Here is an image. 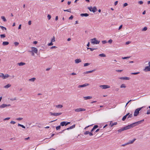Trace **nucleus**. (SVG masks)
<instances>
[{
	"label": "nucleus",
	"mask_w": 150,
	"mask_h": 150,
	"mask_svg": "<svg viewBox=\"0 0 150 150\" xmlns=\"http://www.w3.org/2000/svg\"><path fill=\"white\" fill-rule=\"evenodd\" d=\"M144 107H145L143 106L141 108H138L136 109L134 112V116H137L139 113V111Z\"/></svg>",
	"instance_id": "f257e3e1"
},
{
	"label": "nucleus",
	"mask_w": 150,
	"mask_h": 150,
	"mask_svg": "<svg viewBox=\"0 0 150 150\" xmlns=\"http://www.w3.org/2000/svg\"><path fill=\"white\" fill-rule=\"evenodd\" d=\"M91 43L93 44H99L100 41L97 40L96 38H94L91 39Z\"/></svg>",
	"instance_id": "f03ea898"
},
{
	"label": "nucleus",
	"mask_w": 150,
	"mask_h": 150,
	"mask_svg": "<svg viewBox=\"0 0 150 150\" xmlns=\"http://www.w3.org/2000/svg\"><path fill=\"white\" fill-rule=\"evenodd\" d=\"M88 8L91 11H92L93 13H94L97 11V9L96 6L92 8V6L88 7Z\"/></svg>",
	"instance_id": "7ed1b4c3"
},
{
	"label": "nucleus",
	"mask_w": 150,
	"mask_h": 150,
	"mask_svg": "<svg viewBox=\"0 0 150 150\" xmlns=\"http://www.w3.org/2000/svg\"><path fill=\"white\" fill-rule=\"evenodd\" d=\"M134 127V125L133 123L129 125H128L125 127H124V129L125 130L130 129Z\"/></svg>",
	"instance_id": "20e7f679"
},
{
	"label": "nucleus",
	"mask_w": 150,
	"mask_h": 150,
	"mask_svg": "<svg viewBox=\"0 0 150 150\" xmlns=\"http://www.w3.org/2000/svg\"><path fill=\"white\" fill-rule=\"evenodd\" d=\"M50 113L51 115L54 116H58L61 115L62 113V112H56V113H52V112H50Z\"/></svg>",
	"instance_id": "39448f33"
},
{
	"label": "nucleus",
	"mask_w": 150,
	"mask_h": 150,
	"mask_svg": "<svg viewBox=\"0 0 150 150\" xmlns=\"http://www.w3.org/2000/svg\"><path fill=\"white\" fill-rule=\"evenodd\" d=\"M99 87L103 89H105L110 88V86H109L107 85H101Z\"/></svg>",
	"instance_id": "423d86ee"
},
{
	"label": "nucleus",
	"mask_w": 150,
	"mask_h": 150,
	"mask_svg": "<svg viewBox=\"0 0 150 150\" xmlns=\"http://www.w3.org/2000/svg\"><path fill=\"white\" fill-rule=\"evenodd\" d=\"M144 120L143 119L142 120L138 121V122H135L134 123H133L134 124V127L136 126V125H138V124H141L142 122H143Z\"/></svg>",
	"instance_id": "0eeeda50"
},
{
	"label": "nucleus",
	"mask_w": 150,
	"mask_h": 150,
	"mask_svg": "<svg viewBox=\"0 0 150 150\" xmlns=\"http://www.w3.org/2000/svg\"><path fill=\"white\" fill-rule=\"evenodd\" d=\"M32 51H33V52H34L35 53H37L38 52V50L37 48L36 47H33L31 48Z\"/></svg>",
	"instance_id": "6e6552de"
},
{
	"label": "nucleus",
	"mask_w": 150,
	"mask_h": 150,
	"mask_svg": "<svg viewBox=\"0 0 150 150\" xmlns=\"http://www.w3.org/2000/svg\"><path fill=\"white\" fill-rule=\"evenodd\" d=\"M89 85V84L88 83H85L84 84L81 85H79L78 86V88L88 86Z\"/></svg>",
	"instance_id": "1a4fd4ad"
},
{
	"label": "nucleus",
	"mask_w": 150,
	"mask_h": 150,
	"mask_svg": "<svg viewBox=\"0 0 150 150\" xmlns=\"http://www.w3.org/2000/svg\"><path fill=\"white\" fill-rule=\"evenodd\" d=\"M75 127V125H74L71 126V127H69V128H68L67 129H64L61 132H60V133H62L65 130H66V129H67V130H69V129H73V128H74V127Z\"/></svg>",
	"instance_id": "9d476101"
},
{
	"label": "nucleus",
	"mask_w": 150,
	"mask_h": 150,
	"mask_svg": "<svg viewBox=\"0 0 150 150\" xmlns=\"http://www.w3.org/2000/svg\"><path fill=\"white\" fill-rule=\"evenodd\" d=\"M144 71L145 72L150 71V67L149 66L146 67L144 69Z\"/></svg>",
	"instance_id": "9b49d317"
},
{
	"label": "nucleus",
	"mask_w": 150,
	"mask_h": 150,
	"mask_svg": "<svg viewBox=\"0 0 150 150\" xmlns=\"http://www.w3.org/2000/svg\"><path fill=\"white\" fill-rule=\"evenodd\" d=\"M86 109L84 108H79L76 109V112H79L81 111H85Z\"/></svg>",
	"instance_id": "f8f14e48"
},
{
	"label": "nucleus",
	"mask_w": 150,
	"mask_h": 150,
	"mask_svg": "<svg viewBox=\"0 0 150 150\" xmlns=\"http://www.w3.org/2000/svg\"><path fill=\"white\" fill-rule=\"evenodd\" d=\"M84 134L85 135H87L88 134H89V135L90 136H92L93 135V134L92 132H90L89 131H86L84 133Z\"/></svg>",
	"instance_id": "ddd939ff"
},
{
	"label": "nucleus",
	"mask_w": 150,
	"mask_h": 150,
	"mask_svg": "<svg viewBox=\"0 0 150 150\" xmlns=\"http://www.w3.org/2000/svg\"><path fill=\"white\" fill-rule=\"evenodd\" d=\"M136 140V139L134 138L132 140L129 141L128 142H127V144H132Z\"/></svg>",
	"instance_id": "4468645a"
},
{
	"label": "nucleus",
	"mask_w": 150,
	"mask_h": 150,
	"mask_svg": "<svg viewBox=\"0 0 150 150\" xmlns=\"http://www.w3.org/2000/svg\"><path fill=\"white\" fill-rule=\"evenodd\" d=\"M95 70L94 69V70H91V71H87L84 72L83 73V74H88L89 73H92V72H94V71H95Z\"/></svg>",
	"instance_id": "2eb2a0df"
},
{
	"label": "nucleus",
	"mask_w": 150,
	"mask_h": 150,
	"mask_svg": "<svg viewBox=\"0 0 150 150\" xmlns=\"http://www.w3.org/2000/svg\"><path fill=\"white\" fill-rule=\"evenodd\" d=\"M89 16V14L87 13H81L80 14V16L82 17L85 16L87 17Z\"/></svg>",
	"instance_id": "dca6fc26"
},
{
	"label": "nucleus",
	"mask_w": 150,
	"mask_h": 150,
	"mask_svg": "<svg viewBox=\"0 0 150 150\" xmlns=\"http://www.w3.org/2000/svg\"><path fill=\"white\" fill-rule=\"evenodd\" d=\"M9 76V75L8 74H6L5 75H4V76H3V79H6Z\"/></svg>",
	"instance_id": "f3484780"
},
{
	"label": "nucleus",
	"mask_w": 150,
	"mask_h": 150,
	"mask_svg": "<svg viewBox=\"0 0 150 150\" xmlns=\"http://www.w3.org/2000/svg\"><path fill=\"white\" fill-rule=\"evenodd\" d=\"M60 125L62 126H66V122L63 121L62 122L60 123Z\"/></svg>",
	"instance_id": "a211bd4d"
},
{
	"label": "nucleus",
	"mask_w": 150,
	"mask_h": 150,
	"mask_svg": "<svg viewBox=\"0 0 150 150\" xmlns=\"http://www.w3.org/2000/svg\"><path fill=\"white\" fill-rule=\"evenodd\" d=\"M120 79L125 80H129V77H121L120 78Z\"/></svg>",
	"instance_id": "6ab92c4d"
},
{
	"label": "nucleus",
	"mask_w": 150,
	"mask_h": 150,
	"mask_svg": "<svg viewBox=\"0 0 150 150\" xmlns=\"http://www.w3.org/2000/svg\"><path fill=\"white\" fill-rule=\"evenodd\" d=\"M19 66H22L25 64V63L23 62H21L20 63H18L17 64Z\"/></svg>",
	"instance_id": "aec40b11"
},
{
	"label": "nucleus",
	"mask_w": 150,
	"mask_h": 150,
	"mask_svg": "<svg viewBox=\"0 0 150 150\" xmlns=\"http://www.w3.org/2000/svg\"><path fill=\"white\" fill-rule=\"evenodd\" d=\"M9 44V42H3L2 43V45L3 46L7 45Z\"/></svg>",
	"instance_id": "412c9836"
},
{
	"label": "nucleus",
	"mask_w": 150,
	"mask_h": 150,
	"mask_svg": "<svg viewBox=\"0 0 150 150\" xmlns=\"http://www.w3.org/2000/svg\"><path fill=\"white\" fill-rule=\"evenodd\" d=\"M11 86V84H8L7 85L4 86V88H7L10 87Z\"/></svg>",
	"instance_id": "4be33fe9"
},
{
	"label": "nucleus",
	"mask_w": 150,
	"mask_h": 150,
	"mask_svg": "<svg viewBox=\"0 0 150 150\" xmlns=\"http://www.w3.org/2000/svg\"><path fill=\"white\" fill-rule=\"evenodd\" d=\"M7 106V105L6 104H3L0 106V108H4Z\"/></svg>",
	"instance_id": "5701e85b"
},
{
	"label": "nucleus",
	"mask_w": 150,
	"mask_h": 150,
	"mask_svg": "<svg viewBox=\"0 0 150 150\" xmlns=\"http://www.w3.org/2000/svg\"><path fill=\"white\" fill-rule=\"evenodd\" d=\"M83 98H84L85 100H87V99H90L92 98V97L91 96H90L84 97H83Z\"/></svg>",
	"instance_id": "b1692460"
},
{
	"label": "nucleus",
	"mask_w": 150,
	"mask_h": 150,
	"mask_svg": "<svg viewBox=\"0 0 150 150\" xmlns=\"http://www.w3.org/2000/svg\"><path fill=\"white\" fill-rule=\"evenodd\" d=\"M81 62V60L80 59H76V63H79Z\"/></svg>",
	"instance_id": "393cba45"
},
{
	"label": "nucleus",
	"mask_w": 150,
	"mask_h": 150,
	"mask_svg": "<svg viewBox=\"0 0 150 150\" xmlns=\"http://www.w3.org/2000/svg\"><path fill=\"white\" fill-rule=\"evenodd\" d=\"M125 130V129H124V127L118 130V132H121L122 131Z\"/></svg>",
	"instance_id": "a878e982"
},
{
	"label": "nucleus",
	"mask_w": 150,
	"mask_h": 150,
	"mask_svg": "<svg viewBox=\"0 0 150 150\" xmlns=\"http://www.w3.org/2000/svg\"><path fill=\"white\" fill-rule=\"evenodd\" d=\"M35 79H36V78H35L33 77V78H32L30 79L29 80L30 81L34 82L35 80Z\"/></svg>",
	"instance_id": "bb28decb"
},
{
	"label": "nucleus",
	"mask_w": 150,
	"mask_h": 150,
	"mask_svg": "<svg viewBox=\"0 0 150 150\" xmlns=\"http://www.w3.org/2000/svg\"><path fill=\"white\" fill-rule=\"evenodd\" d=\"M1 18L3 20V21L4 22L6 21V19L5 17L4 16H2L1 17Z\"/></svg>",
	"instance_id": "cd10ccee"
},
{
	"label": "nucleus",
	"mask_w": 150,
	"mask_h": 150,
	"mask_svg": "<svg viewBox=\"0 0 150 150\" xmlns=\"http://www.w3.org/2000/svg\"><path fill=\"white\" fill-rule=\"evenodd\" d=\"M56 107L58 108H61L63 107V106L61 105H56Z\"/></svg>",
	"instance_id": "c85d7f7f"
},
{
	"label": "nucleus",
	"mask_w": 150,
	"mask_h": 150,
	"mask_svg": "<svg viewBox=\"0 0 150 150\" xmlns=\"http://www.w3.org/2000/svg\"><path fill=\"white\" fill-rule=\"evenodd\" d=\"M99 56L100 57H106V55L105 54H103V53L99 54Z\"/></svg>",
	"instance_id": "c756f323"
},
{
	"label": "nucleus",
	"mask_w": 150,
	"mask_h": 150,
	"mask_svg": "<svg viewBox=\"0 0 150 150\" xmlns=\"http://www.w3.org/2000/svg\"><path fill=\"white\" fill-rule=\"evenodd\" d=\"M18 126H20V127H21L22 128H24V129L25 128V127L23 125H21V124H19V123H18Z\"/></svg>",
	"instance_id": "7c9ffc66"
},
{
	"label": "nucleus",
	"mask_w": 150,
	"mask_h": 150,
	"mask_svg": "<svg viewBox=\"0 0 150 150\" xmlns=\"http://www.w3.org/2000/svg\"><path fill=\"white\" fill-rule=\"evenodd\" d=\"M126 87V86L125 84H122L121 86H120V88H125Z\"/></svg>",
	"instance_id": "2f4dec72"
},
{
	"label": "nucleus",
	"mask_w": 150,
	"mask_h": 150,
	"mask_svg": "<svg viewBox=\"0 0 150 150\" xmlns=\"http://www.w3.org/2000/svg\"><path fill=\"white\" fill-rule=\"evenodd\" d=\"M0 27L3 30H6V27H5L3 26L0 25Z\"/></svg>",
	"instance_id": "473e14b6"
},
{
	"label": "nucleus",
	"mask_w": 150,
	"mask_h": 150,
	"mask_svg": "<svg viewBox=\"0 0 150 150\" xmlns=\"http://www.w3.org/2000/svg\"><path fill=\"white\" fill-rule=\"evenodd\" d=\"M0 37L1 38H4L6 37V35L5 34H1Z\"/></svg>",
	"instance_id": "72a5a7b5"
},
{
	"label": "nucleus",
	"mask_w": 150,
	"mask_h": 150,
	"mask_svg": "<svg viewBox=\"0 0 150 150\" xmlns=\"http://www.w3.org/2000/svg\"><path fill=\"white\" fill-rule=\"evenodd\" d=\"M127 117V116L126 115H125L122 118V120L123 121H125V120L126 119V118Z\"/></svg>",
	"instance_id": "f704fd0d"
},
{
	"label": "nucleus",
	"mask_w": 150,
	"mask_h": 150,
	"mask_svg": "<svg viewBox=\"0 0 150 150\" xmlns=\"http://www.w3.org/2000/svg\"><path fill=\"white\" fill-rule=\"evenodd\" d=\"M55 41V37L54 36H53V38L51 40V41L52 42H54Z\"/></svg>",
	"instance_id": "c9c22d12"
},
{
	"label": "nucleus",
	"mask_w": 150,
	"mask_h": 150,
	"mask_svg": "<svg viewBox=\"0 0 150 150\" xmlns=\"http://www.w3.org/2000/svg\"><path fill=\"white\" fill-rule=\"evenodd\" d=\"M117 124V122H114V123H112L111 124V123H110V124L111 125V127H112L114 125H116Z\"/></svg>",
	"instance_id": "e433bc0d"
},
{
	"label": "nucleus",
	"mask_w": 150,
	"mask_h": 150,
	"mask_svg": "<svg viewBox=\"0 0 150 150\" xmlns=\"http://www.w3.org/2000/svg\"><path fill=\"white\" fill-rule=\"evenodd\" d=\"M61 128V125H59L56 127V129L57 130H58Z\"/></svg>",
	"instance_id": "4c0bfd02"
},
{
	"label": "nucleus",
	"mask_w": 150,
	"mask_h": 150,
	"mask_svg": "<svg viewBox=\"0 0 150 150\" xmlns=\"http://www.w3.org/2000/svg\"><path fill=\"white\" fill-rule=\"evenodd\" d=\"M29 52H30L31 54V55L32 56H34V52H33V51H29Z\"/></svg>",
	"instance_id": "58836bf2"
},
{
	"label": "nucleus",
	"mask_w": 150,
	"mask_h": 150,
	"mask_svg": "<svg viewBox=\"0 0 150 150\" xmlns=\"http://www.w3.org/2000/svg\"><path fill=\"white\" fill-rule=\"evenodd\" d=\"M147 29V28L146 27H145L143 28L142 29V31H145Z\"/></svg>",
	"instance_id": "ea45409f"
},
{
	"label": "nucleus",
	"mask_w": 150,
	"mask_h": 150,
	"mask_svg": "<svg viewBox=\"0 0 150 150\" xmlns=\"http://www.w3.org/2000/svg\"><path fill=\"white\" fill-rule=\"evenodd\" d=\"M140 73L139 72H137L135 73H132L131 74L132 75H136L138 74H139Z\"/></svg>",
	"instance_id": "a19ab883"
},
{
	"label": "nucleus",
	"mask_w": 150,
	"mask_h": 150,
	"mask_svg": "<svg viewBox=\"0 0 150 150\" xmlns=\"http://www.w3.org/2000/svg\"><path fill=\"white\" fill-rule=\"evenodd\" d=\"M47 17L48 19V20H50L51 18V16L50 14H48Z\"/></svg>",
	"instance_id": "79ce46f5"
},
{
	"label": "nucleus",
	"mask_w": 150,
	"mask_h": 150,
	"mask_svg": "<svg viewBox=\"0 0 150 150\" xmlns=\"http://www.w3.org/2000/svg\"><path fill=\"white\" fill-rule=\"evenodd\" d=\"M130 57H124L122 58L123 59H128Z\"/></svg>",
	"instance_id": "37998d69"
},
{
	"label": "nucleus",
	"mask_w": 150,
	"mask_h": 150,
	"mask_svg": "<svg viewBox=\"0 0 150 150\" xmlns=\"http://www.w3.org/2000/svg\"><path fill=\"white\" fill-rule=\"evenodd\" d=\"M90 64V63H85L84 64V67H86V66H88L89 65V64Z\"/></svg>",
	"instance_id": "c03bdc74"
},
{
	"label": "nucleus",
	"mask_w": 150,
	"mask_h": 150,
	"mask_svg": "<svg viewBox=\"0 0 150 150\" xmlns=\"http://www.w3.org/2000/svg\"><path fill=\"white\" fill-rule=\"evenodd\" d=\"M70 10H71V9L69 8V9H67V10H64V11H67V12H71V11H70Z\"/></svg>",
	"instance_id": "a18cd8bd"
},
{
	"label": "nucleus",
	"mask_w": 150,
	"mask_h": 150,
	"mask_svg": "<svg viewBox=\"0 0 150 150\" xmlns=\"http://www.w3.org/2000/svg\"><path fill=\"white\" fill-rule=\"evenodd\" d=\"M19 42H14V44L15 46H17L19 45Z\"/></svg>",
	"instance_id": "49530a36"
},
{
	"label": "nucleus",
	"mask_w": 150,
	"mask_h": 150,
	"mask_svg": "<svg viewBox=\"0 0 150 150\" xmlns=\"http://www.w3.org/2000/svg\"><path fill=\"white\" fill-rule=\"evenodd\" d=\"M98 127V126L97 125H95L93 127V128L94 130L96 129V128H97Z\"/></svg>",
	"instance_id": "de8ad7c7"
},
{
	"label": "nucleus",
	"mask_w": 150,
	"mask_h": 150,
	"mask_svg": "<svg viewBox=\"0 0 150 150\" xmlns=\"http://www.w3.org/2000/svg\"><path fill=\"white\" fill-rule=\"evenodd\" d=\"M53 42H52L51 41V42L48 44V46H51L53 45V43H52Z\"/></svg>",
	"instance_id": "09e8293b"
},
{
	"label": "nucleus",
	"mask_w": 150,
	"mask_h": 150,
	"mask_svg": "<svg viewBox=\"0 0 150 150\" xmlns=\"http://www.w3.org/2000/svg\"><path fill=\"white\" fill-rule=\"evenodd\" d=\"M133 115L132 114H130L127 117V118H131L132 117Z\"/></svg>",
	"instance_id": "8fccbe9b"
},
{
	"label": "nucleus",
	"mask_w": 150,
	"mask_h": 150,
	"mask_svg": "<svg viewBox=\"0 0 150 150\" xmlns=\"http://www.w3.org/2000/svg\"><path fill=\"white\" fill-rule=\"evenodd\" d=\"M143 2L142 1H140L138 2V4H143Z\"/></svg>",
	"instance_id": "3c124183"
},
{
	"label": "nucleus",
	"mask_w": 150,
	"mask_h": 150,
	"mask_svg": "<svg viewBox=\"0 0 150 150\" xmlns=\"http://www.w3.org/2000/svg\"><path fill=\"white\" fill-rule=\"evenodd\" d=\"M16 99V98L15 97L14 98H11L10 99V100L11 101H13L14 100H15Z\"/></svg>",
	"instance_id": "603ef678"
},
{
	"label": "nucleus",
	"mask_w": 150,
	"mask_h": 150,
	"mask_svg": "<svg viewBox=\"0 0 150 150\" xmlns=\"http://www.w3.org/2000/svg\"><path fill=\"white\" fill-rule=\"evenodd\" d=\"M150 114V109H149L147 110L146 112V114L147 115L149 114Z\"/></svg>",
	"instance_id": "864d4df0"
},
{
	"label": "nucleus",
	"mask_w": 150,
	"mask_h": 150,
	"mask_svg": "<svg viewBox=\"0 0 150 150\" xmlns=\"http://www.w3.org/2000/svg\"><path fill=\"white\" fill-rule=\"evenodd\" d=\"M128 5V4L127 3H124L123 4V7H125Z\"/></svg>",
	"instance_id": "5fc2aeb1"
},
{
	"label": "nucleus",
	"mask_w": 150,
	"mask_h": 150,
	"mask_svg": "<svg viewBox=\"0 0 150 150\" xmlns=\"http://www.w3.org/2000/svg\"><path fill=\"white\" fill-rule=\"evenodd\" d=\"M3 76H4V74L2 73H0V77L3 78Z\"/></svg>",
	"instance_id": "6e6d98bb"
},
{
	"label": "nucleus",
	"mask_w": 150,
	"mask_h": 150,
	"mask_svg": "<svg viewBox=\"0 0 150 150\" xmlns=\"http://www.w3.org/2000/svg\"><path fill=\"white\" fill-rule=\"evenodd\" d=\"M23 118L22 117H19L16 119V120H21L23 119Z\"/></svg>",
	"instance_id": "4d7b16f0"
},
{
	"label": "nucleus",
	"mask_w": 150,
	"mask_h": 150,
	"mask_svg": "<svg viewBox=\"0 0 150 150\" xmlns=\"http://www.w3.org/2000/svg\"><path fill=\"white\" fill-rule=\"evenodd\" d=\"M112 42V40L111 39H110L108 41V42L109 43L111 44Z\"/></svg>",
	"instance_id": "13d9d810"
},
{
	"label": "nucleus",
	"mask_w": 150,
	"mask_h": 150,
	"mask_svg": "<svg viewBox=\"0 0 150 150\" xmlns=\"http://www.w3.org/2000/svg\"><path fill=\"white\" fill-rule=\"evenodd\" d=\"M102 43L103 44H105L107 43V41L106 40H103L102 41Z\"/></svg>",
	"instance_id": "bf43d9fd"
},
{
	"label": "nucleus",
	"mask_w": 150,
	"mask_h": 150,
	"mask_svg": "<svg viewBox=\"0 0 150 150\" xmlns=\"http://www.w3.org/2000/svg\"><path fill=\"white\" fill-rule=\"evenodd\" d=\"M90 50L91 51H93V50H96L97 49V48H90Z\"/></svg>",
	"instance_id": "052dcab7"
},
{
	"label": "nucleus",
	"mask_w": 150,
	"mask_h": 150,
	"mask_svg": "<svg viewBox=\"0 0 150 150\" xmlns=\"http://www.w3.org/2000/svg\"><path fill=\"white\" fill-rule=\"evenodd\" d=\"M73 16L72 15H71L70 17L69 18V20H71L73 18Z\"/></svg>",
	"instance_id": "680f3d73"
},
{
	"label": "nucleus",
	"mask_w": 150,
	"mask_h": 150,
	"mask_svg": "<svg viewBox=\"0 0 150 150\" xmlns=\"http://www.w3.org/2000/svg\"><path fill=\"white\" fill-rule=\"evenodd\" d=\"M16 122L13 121H11L10 122V123L11 124H15L16 123Z\"/></svg>",
	"instance_id": "e2e57ef3"
},
{
	"label": "nucleus",
	"mask_w": 150,
	"mask_h": 150,
	"mask_svg": "<svg viewBox=\"0 0 150 150\" xmlns=\"http://www.w3.org/2000/svg\"><path fill=\"white\" fill-rule=\"evenodd\" d=\"M127 145H128V144H127V143L125 144H122V145H121V146H124Z\"/></svg>",
	"instance_id": "0e129e2a"
},
{
	"label": "nucleus",
	"mask_w": 150,
	"mask_h": 150,
	"mask_svg": "<svg viewBox=\"0 0 150 150\" xmlns=\"http://www.w3.org/2000/svg\"><path fill=\"white\" fill-rule=\"evenodd\" d=\"M116 71L118 72H121L122 71V70H116Z\"/></svg>",
	"instance_id": "69168bd1"
},
{
	"label": "nucleus",
	"mask_w": 150,
	"mask_h": 150,
	"mask_svg": "<svg viewBox=\"0 0 150 150\" xmlns=\"http://www.w3.org/2000/svg\"><path fill=\"white\" fill-rule=\"evenodd\" d=\"M10 117H7V118H5L4 119V120H9V119H10Z\"/></svg>",
	"instance_id": "338daca9"
},
{
	"label": "nucleus",
	"mask_w": 150,
	"mask_h": 150,
	"mask_svg": "<svg viewBox=\"0 0 150 150\" xmlns=\"http://www.w3.org/2000/svg\"><path fill=\"white\" fill-rule=\"evenodd\" d=\"M130 43V41H127V42H126L125 44L126 45H128V44H129Z\"/></svg>",
	"instance_id": "774afa93"
}]
</instances>
